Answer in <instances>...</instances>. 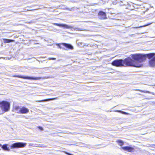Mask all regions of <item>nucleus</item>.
Returning a JSON list of instances; mask_svg holds the SVG:
<instances>
[{"mask_svg":"<svg viewBox=\"0 0 155 155\" xmlns=\"http://www.w3.org/2000/svg\"><path fill=\"white\" fill-rule=\"evenodd\" d=\"M147 57L148 58H152L150 61L149 64L150 66H155V54L150 53L142 55L140 54H136L132 56V58L137 61L143 62L146 60Z\"/></svg>","mask_w":155,"mask_h":155,"instance_id":"1","label":"nucleus"},{"mask_svg":"<svg viewBox=\"0 0 155 155\" xmlns=\"http://www.w3.org/2000/svg\"><path fill=\"white\" fill-rule=\"evenodd\" d=\"M134 54L131 55L130 56L134 60H132L130 57L127 58H126L124 61H123L124 64L128 66H133L138 68L141 67L142 65L140 63L142 62L137 61L134 59L132 57V56Z\"/></svg>","mask_w":155,"mask_h":155,"instance_id":"2","label":"nucleus"},{"mask_svg":"<svg viewBox=\"0 0 155 155\" xmlns=\"http://www.w3.org/2000/svg\"><path fill=\"white\" fill-rule=\"evenodd\" d=\"M0 107L4 112H7L10 109V104L7 101H2L0 102Z\"/></svg>","mask_w":155,"mask_h":155,"instance_id":"3","label":"nucleus"},{"mask_svg":"<svg viewBox=\"0 0 155 155\" xmlns=\"http://www.w3.org/2000/svg\"><path fill=\"white\" fill-rule=\"evenodd\" d=\"M112 65L117 67H120L124 66L123 60L122 59L116 60L112 63Z\"/></svg>","mask_w":155,"mask_h":155,"instance_id":"4","label":"nucleus"},{"mask_svg":"<svg viewBox=\"0 0 155 155\" xmlns=\"http://www.w3.org/2000/svg\"><path fill=\"white\" fill-rule=\"evenodd\" d=\"M26 144L25 143L17 142L12 144L11 147L12 148L24 147L26 146Z\"/></svg>","mask_w":155,"mask_h":155,"instance_id":"5","label":"nucleus"},{"mask_svg":"<svg viewBox=\"0 0 155 155\" xmlns=\"http://www.w3.org/2000/svg\"><path fill=\"white\" fill-rule=\"evenodd\" d=\"M14 77H16L19 78H23L24 79H32L34 80H38L41 79V78H33L29 76H14Z\"/></svg>","mask_w":155,"mask_h":155,"instance_id":"6","label":"nucleus"},{"mask_svg":"<svg viewBox=\"0 0 155 155\" xmlns=\"http://www.w3.org/2000/svg\"><path fill=\"white\" fill-rule=\"evenodd\" d=\"M98 17L100 19H104L106 18V13L102 11H100L98 13Z\"/></svg>","mask_w":155,"mask_h":155,"instance_id":"7","label":"nucleus"},{"mask_svg":"<svg viewBox=\"0 0 155 155\" xmlns=\"http://www.w3.org/2000/svg\"><path fill=\"white\" fill-rule=\"evenodd\" d=\"M29 111L28 108L23 107L20 108V114H27Z\"/></svg>","mask_w":155,"mask_h":155,"instance_id":"8","label":"nucleus"},{"mask_svg":"<svg viewBox=\"0 0 155 155\" xmlns=\"http://www.w3.org/2000/svg\"><path fill=\"white\" fill-rule=\"evenodd\" d=\"M53 24L54 25H57L60 27H64L66 28H72L71 26L66 24H60L56 23H53Z\"/></svg>","mask_w":155,"mask_h":155,"instance_id":"9","label":"nucleus"},{"mask_svg":"<svg viewBox=\"0 0 155 155\" xmlns=\"http://www.w3.org/2000/svg\"><path fill=\"white\" fill-rule=\"evenodd\" d=\"M61 45L66 48H67L73 50L74 49L73 47L71 44L66 43H62L61 44Z\"/></svg>","mask_w":155,"mask_h":155,"instance_id":"10","label":"nucleus"},{"mask_svg":"<svg viewBox=\"0 0 155 155\" xmlns=\"http://www.w3.org/2000/svg\"><path fill=\"white\" fill-rule=\"evenodd\" d=\"M121 148L124 150L127 151L129 152H131L134 150V148L129 147H121Z\"/></svg>","mask_w":155,"mask_h":155,"instance_id":"11","label":"nucleus"},{"mask_svg":"<svg viewBox=\"0 0 155 155\" xmlns=\"http://www.w3.org/2000/svg\"><path fill=\"white\" fill-rule=\"evenodd\" d=\"M8 145L7 144H4L3 145L1 144H0V146L2 148L5 150L9 151L10 149L8 147H7Z\"/></svg>","mask_w":155,"mask_h":155,"instance_id":"12","label":"nucleus"},{"mask_svg":"<svg viewBox=\"0 0 155 155\" xmlns=\"http://www.w3.org/2000/svg\"><path fill=\"white\" fill-rule=\"evenodd\" d=\"M3 40L4 42L5 43H8L10 42H13L14 41V40L8 39H3Z\"/></svg>","mask_w":155,"mask_h":155,"instance_id":"13","label":"nucleus"},{"mask_svg":"<svg viewBox=\"0 0 155 155\" xmlns=\"http://www.w3.org/2000/svg\"><path fill=\"white\" fill-rule=\"evenodd\" d=\"M19 107H17L15 108V112L16 113L20 114V108Z\"/></svg>","mask_w":155,"mask_h":155,"instance_id":"14","label":"nucleus"},{"mask_svg":"<svg viewBox=\"0 0 155 155\" xmlns=\"http://www.w3.org/2000/svg\"><path fill=\"white\" fill-rule=\"evenodd\" d=\"M118 143V144L121 146L124 144V142L121 140H118L116 141Z\"/></svg>","mask_w":155,"mask_h":155,"instance_id":"15","label":"nucleus"},{"mask_svg":"<svg viewBox=\"0 0 155 155\" xmlns=\"http://www.w3.org/2000/svg\"><path fill=\"white\" fill-rule=\"evenodd\" d=\"M56 98H53V99H48L42 100V101H36L37 102H42V101H43H43H50V100H52L56 99Z\"/></svg>","mask_w":155,"mask_h":155,"instance_id":"16","label":"nucleus"},{"mask_svg":"<svg viewBox=\"0 0 155 155\" xmlns=\"http://www.w3.org/2000/svg\"><path fill=\"white\" fill-rule=\"evenodd\" d=\"M117 111L119 112H120V113H122V114H128L126 112H124V111H121L120 110H117Z\"/></svg>","mask_w":155,"mask_h":155,"instance_id":"17","label":"nucleus"},{"mask_svg":"<svg viewBox=\"0 0 155 155\" xmlns=\"http://www.w3.org/2000/svg\"><path fill=\"white\" fill-rule=\"evenodd\" d=\"M136 90L140 91L142 92H143L144 93H150V92L149 91H143L142 90Z\"/></svg>","mask_w":155,"mask_h":155,"instance_id":"18","label":"nucleus"},{"mask_svg":"<svg viewBox=\"0 0 155 155\" xmlns=\"http://www.w3.org/2000/svg\"><path fill=\"white\" fill-rule=\"evenodd\" d=\"M51 59L52 60H55L56 58H48V60H50Z\"/></svg>","mask_w":155,"mask_h":155,"instance_id":"19","label":"nucleus"},{"mask_svg":"<svg viewBox=\"0 0 155 155\" xmlns=\"http://www.w3.org/2000/svg\"><path fill=\"white\" fill-rule=\"evenodd\" d=\"M58 46L59 48H63V49H64L65 50H66L64 48H63L61 45H60L59 44H58ZM66 50H67V49H66Z\"/></svg>","mask_w":155,"mask_h":155,"instance_id":"20","label":"nucleus"},{"mask_svg":"<svg viewBox=\"0 0 155 155\" xmlns=\"http://www.w3.org/2000/svg\"><path fill=\"white\" fill-rule=\"evenodd\" d=\"M65 153L68 155H74L72 154H71L68 152H65Z\"/></svg>","mask_w":155,"mask_h":155,"instance_id":"21","label":"nucleus"},{"mask_svg":"<svg viewBox=\"0 0 155 155\" xmlns=\"http://www.w3.org/2000/svg\"><path fill=\"white\" fill-rule=\"evenodd\" d=\"M38 128H39V129H40L41 130H43V128H42V127H38Z\"/></svg>","mask_w":155,"mask_h":155,"instance_id":"22","label":"nucleus"},{"mask_svg":"<svg viewBox=\"0 0 155 155\" xmlns=\"http://www.w3.org/2000/svg\"><path fill=\"white\" fill-rule=\"evenodd\" d=\"M33 144L30 143V144H29V145L31 146H33Z\"/></svg>","mask_w":155,"mask_h":155,"instance_id":"23","label":"nucleus"},{"mask_svg":"<svg viewBox=\"0 0 155 155\" xmlns=\"http://www.w3.org/2000/svg\"><path fill=\"white\" fill-rule=\"evenodd\" d=\"M66 9H67V10H69L71 11V9H70L69 8H66Z\"/></svg>","mask_w":155,"mask_h":155,"instance_id":"24","label":"nucleus"},{"mask_svg":"<svg viewBox=\"0 0 155 155\" xmlns=\"http://www.w3.org/2000/svg\"><path fill=\"white\" fill-rule=\"evenodd\" d=\"M86 45L87 46H88V44L86 45V44L85 45Z\"/></svg>","mask_w":155,"mask_h":155,"instance_id":"25","label":"nucleus"},{"mask_svg":"<svg viewBox=\"0 0 155 155\" xmlns=\"http://www.w3.org/2000/svg\"><path fill=\"white\" fill-rule=\"evenodd\" d=\"M32 10H27L26 11H32Z\"/></svg>","mask_w":155,"mask_h":155,"instance_id":"26","label":"nucleus"},{"mask_svg":"<svg viewBox=\"0 0 155 155\" xmlns=\"http://www.w3.org/2000/svg\"><path fill=\"white\" fill-rule=\"evenodd\" d=\"M138 28V27H135V28Z\"/></svg>","mask_w":155,"mask_h":155,"instance_id":"27","label":"nucleus"},{"mask_svg":"<svg viewBox=\"0 0 155 155\" xmlns=\"http://www.w3.org/2000/svg\"><path fill=\"white\" fill-rule=\"evenodd\" d=\"M1 150V149L0 148V150Z\"/></svg>","mask_w":155,"mask_h":155,"instance_id":"28","label":"nucleus"}]
</instances>
